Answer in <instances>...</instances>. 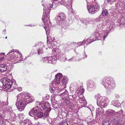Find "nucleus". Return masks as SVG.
<instances>
[{
	"mask_svg": "<svg viewBox=\"0 0 125 125\" xmlns=\"http://www.w3.org/2000/svg\"><path fill=\"white\" fill-rule=\"evenodd\" d=\"M29 96L27 95H26V96H25V99L23 98V97H22L20 94H19L17 95V98L16 105L18 109L20 111H22L24 109L25 106L26 105L25 104L26 103L25 99H29L28 98Z\"/></svg>",
	"mask_w": 125,
	"mask_h": 125,
	"instance_id": "nucleus-1",
	"label": "nucleus"
},
{
	"mask_svg": "<svg viewBox=\"0 0 125 125\" xmlns=\"http://www.w3.org/2000/svg\"><path fill=\"white\" fill-rule=\"evenodd\" d=\"M111 80L109 77H105L103 79L101 82L104 87L109 91L114 89L115 87L114 81Z\"/></svg>",
	"mask_w": 125,
	"mask_h": 125,
	"instance_id": "nucleus-2",
	"label": "nucleus"
},
{
	"mask_svg": "<svg viewBox=\"0 0 125 125\" xmlns=\"http://www.w3.org/2000/svg\"><path fill=\"white\" fill-rule=\"evenodd\" d=\"M109 102L108 99L105 97H101L97 99V105L102 108H104L108 105Z\"/></svg>",
	"mask_w": 125,
	"mask_h": 125,
	"instance_id": "nucleus-3",
	"label": "nucleus"
},
{
	"mask_svg": "<svg viewBox=\"0 0 125 125\" xmlns=\"http://www.w3.org/2000/svg\"><path fill=\"white\" fill-rule=\"evenodd\" d=\"M13 52L12 54L10 56V57H9L10 58L9 59L11 60V61H12L13 60H16V58H19V56H20L21 58L23 57L21 53L18 50H12L9 51L7 54V55H8L9 54H10L11 53Z\"/></svg>",
	"mask_w": 125,
	"mask_h": 125,
	"instance_id": "nucleus-4",
	"label": "nucleus"
},
{
	"mask_svg": "<svg viewBox=\"0 0 125 125\" xmlns=\"http://www.w3.org/2000/svg\"><path fill=\"white\" fill-rule=\"evenodd\" d=\"M53 3H52V4L51 5H49V6H48L47 8V10L45 11L44 10V9H43L44 10L45 12V13L43 12V14L42 19V21L45 24V22L46 20L47 21L49 20V15L50 14V9L52 7V5H53Z\"/></svg>",
	"mask_w": 125,
	"mask_h": 125,
	"instance_id": "nucleus-5",
	"label": "nucleus"
},
{
	"mask_svg": "<svg viewBox=\"0 0 125 125\" xmlns=\"http://www.w3.org/2000/svg\"><path fill=\"white\" fill-rule=\"evenodd\" d=\"M1 80L3 87L6 89L10 88L13 85L12 81L8 78H3L1 79Z\"/></svg>",
	"mask_w": 125,
	"mask_h": 125,
	"instance_id": "nucleus-6",
	"label": "nucleus"
},
{
	"mask_svg": "<svg viewBox=\"0 0 125 125\" xmlns=\"http://www.w3.org/2000/svg\"><path fill=\"white\" fill-rule=\"evenodd\" d=\"M87 9L89 13L93 14L99 10V7L97 5L95 6L93 5H92L87 7Z\"/></svg>",
	"mask_w": 125,
	"mask_h": 125,
	"instance_id": "nucleus-7",
	"label": "nucleus"
},
{
	"mask_svg": "<svg viewBox=\"0 0 125 125\" xmlns=\"http://www.w3.org/2000/svg\"><path fill=\"white\" fill-rule=\"evenodd\" d=\"M36 102L37 104H39L40 109L42 111H43L45 108L47 109L49 106V104L47 101H44L43 103L42 102H40L38 101H36Z\"/></svg>",
	"mask_w": 125,
	"mask_h": 125,
	"instance_id": "nucleus-8",
	"label": "nucleus"
},
{
	"mask_svg": "<svg viewBox=\"0 0 125 125\" xmlns=\"http://www.w3.org/2000/svg\"><path fill=\"white\" fill-rule=\"evenodd\" d=\"M53 60L54 59L52 57H44L42 58L43 62L46 63H52Z\"/></svg>",
	"mask_w": 125,
	"mask_h": 125,
	"instance_id": "nucleus-9",
	"label": "nucleus"
},
{
	"mask_svg": "<svg viewBox=\"0 0 125 125\" xmlns=\"http://www.w3.org/2000/svg\"><path fill=\"white\" fill-rule=\"evenodd\" d=\"M7 66L5 64H1L0 65V71L3 72L6 71Z\"/></svg>",
	"mask_w": 125,
	"mask_h": 125,
	"instance_id": "nucleus-10",
	"label": "nucleus"
},
{
	"mask_svg": "<svg viewBox=\"0 0 125 125\" xmlns=\"http://www.w3.org/2000/svg\"><path fill=\"white\" fill-rule=\"evenodd\" d=\"M62 74L60 73L57 74L55 76V79L56 81H55V84H58L60 82V79L62 76Z\"/></svg>",
	"mask_w": 125,
	"mask_h": 125,
	"instance_id": "nucleus-11",
	"label": "nucleus"
},
{
	"mask_svg": "<svg viewBox=\"0 0 125 125\" xmlns=\"http://www.w3.org/2000/svg\"><path fill=\"white\" fill-rule=\"evenodd\" d=\"M94 83L92 81L90 80L87 82V83L88 88H92L94 86Z\"/></svg>",
	"mask_w": 125,
	"mask_h": 125,
	"instance_id": "nucleus-12",
	"label": "nucleus"
},
{
	"mask_svg": "<svg viewBox=\"0 0 125 125\" xmlns=\"http://www.w3.org/2000/svg\"><path fill=\"white\" fill-rule=\"evenodd\" d=\"M43 116H44L43 113L41 112H39L34 117V118L36 119L38 118H41Z\"/></svg>",
	"mask_w": 125,
	"mask_h": 125,
	"instance_id": "nucleus-13",
	"label": "nucleus"
},
{
	"mask_svg": "<svg viewBox=\"0 0 125 125\" xmlns=\"http://www.w3.org/2000/svg\"><path fill=\"white\" fill-rule=\"evenodd\" d=\"M106 113L108 115H115V111L112 109H109L106 111Z\"/></svg>",
	"mask_w": 125,
	"mask_h": 125,
	"instance_id": "nucleus-14",
	"label": "nucleus"
},
{
	"mask_svg": "<svg viewBox=\"0 0 125 125\" xmlns=\"http://www.w3.org/2000/svg\"><path fill=\"white\" fill-rule=\"evenodd\" d=\"M28 122V124L31 123V121L28 119H26L23 120L21 121H20V124L21 125H25Z\"/></svg>",
	"mask_w": 125,
	"mask_h": 125,
	"instance_id": "nucleus-15",
	"label": "nucleus"
},
{
	"mask_svg": "<svg viewBox=\"0 0 125 125\" xmlns=\"http://www.w3.org/2000/svg\"><path fill=\"white\" fill-rule=\"evenodd\" d=\"M102 34H99L98 33H95L93 35H92L91 36V37H92L93 36L94 37V40H97V39H97V38L99 37H101L102 36L101 35ZM100 39H98L97 40Z\"/></svg>",
	"mask_w": 125,
	"mask_h": 125,
	"instance_id": "nucleus-16",
	"label": "nucleus"
},
{
	"mask_svg": "<svg viewBox=\"0 0 125 125\" xmlns=\"http://www.w3.org/2000/svg\"><path fill=\"white\" fill-rule=\"evenodd\" d=\"M37 112L36 110L32 109L29 113V114L30 115L33 116Z\"/></svg>",
	"mask_w": 125,
	"mask_h": 125,
	"instance_id": "nucleus-17",
	"label": "nucleus"
},
{
	"mask_svg": "<svg viewBox=\"0 0 125 125\" xmlns=\"http://www.w3.org/2000/svg\"><path fill=\"white\" fill-rule=\"evenodd\" d=\"M50 107V106L48 107L46 109L45 108V109L44 110H46V111L45 112L44 114V116L45 115V116H48V114H49V112L51 110V109H50L49 108Z\"/></svg>",
	"mask_w": 125,
	"mask_h": 125,
	"instance_id": "nucleus-18",
	"label": "nucleus"
},
{
	"mask_svg": "<svg viewBox=\"0 0 125 125\" xmlns=\"http://www.w3.org/2000/svg\"><path fill=\"white\" fill-rule=\"evenodd\" d=\"M102 125H110L107 119H105L102 122Z\"/></svg>",
	"mask_w": 125,
	"mask_h": 125,
	"instance_id": "nucleus-19",
	"label": "nucleus"
},
{
	"mask_svg": "<svg viewBox=\"0 0 125 125\" xmlns=\"http://www.w3.org/2000/svg\"><path fill=\"white\" fill-rule=\"evenodd\" d=\"M53 51V52L54 54L59 55L61 52L60 50L58 48L54 49Z\"/></svg>",
	"mask_w": 125,
	"mask_h": 125,
	"instance_id": "nucleus-20",
	"label": "nucleus"
},
{
	"mask_svg": "<svg viewBox=\"0 0 125 125\" xmlns=\"http://www.w3.org/2000/svg\"><path fill=\"white\" fill-rule=\"evenodd\" d=\"M79 102L81 104L82 106H84L86 104L87 102L85 99L81 100H79Z\"/></svg>",
	"mask_w": 125,
	"mask_h": 125,
	"instance_id": "nucleus-21",
	"label": "nucleus"
},
{
	"mask_svg": "<svg viewBox=\"0 0 125 125\" xmlns=\"http://www.w3.org/2000/svg\"><path fill=\"white\" fill-rule=\"evenodd\" d=\"M58 15L60 17V18L62 21H63L65 19V16L64 13H60Z\"/></svg>",
	"mask_w": 125,
	"mask_h": 125,
	"instance_id": "nucleus-22",
	"label": "nucleus"
},
{
	"mask_svg": "<svg viewBox=\"0 0 125 125\" xmlns=\"http://www.w3.org/2000/svg\"><path fill=\"white\" fill-rule=\"evenodd\" d=\"M69 94V93L67 92V91L65 90V91L63 93H61L59 95L60 96H63L65 95V97H66Z\"/></svg>",
	"mask_w": 125,
	"mask_h": 125,
	"instance_id": "nucleus-23",
	"label": "nucleus"
},
{
	"mask_svg": "<svg viewBox=\"0 0 125 125\" xmlns=\"http://www.w3.org/2000/svg\"><path fill=\"white\" fill-rule=\"evenodd\" d=\"M68 79L67 78H64L62 80V82L63 84H66L68 82Z\"/></svg>",
	"mask_w": 125,
	"mask_h": 125,
	"instance_id": "nucleus-24",
	"label": "nucleus"
},
{
	"mask_svg": "<svg viewBox=\"0 0 125 125\" xmlns=\"http://www.w3.org/2000/svg\"><path fill=\"white\" fill-rule=\"evenodd\" d=\"M10 115L11 116L12 118H16V116L14 112H13L12 110H11V112L9 113Z\"/></svg>",
	"mask_w": 125,
	"mask_h": 125,
	"instance_id": "nucleus-25",
	"label": "nucleus"
},
{
	"mask_svg": "<svg viewBox=\"0 0 125 125\" xmlns=\"http://www.w3.org/2000/svg\"><path fill=\"white\" fill-rule=\"evenodd\" d=\"M103 16H106L108 14L107 11L106 10H103L102 12Z\"/></svg>",
	"mask_w": 125,
	"mask_h": 125,
	"instance_id": "nucleus-26",
	"label": "nucleus"
},
{
	"mask_svg": "<svg viewBox=\"0 0 125 125\" xmlns=\"http://www.w3.org/2000/svg\"><path fill=\"white\" fill-rule=\"evenodd\" d=\"M68 125V124L67 122L65 120L62 121L59 124V125Z\"/></svg>",
	"mask_w": 125,
	"mask_h": 125,
	"instance_id": "nucleus-27",
	"label": "nucleus"
},
{
	"mask_svg": "<svg viewBox=\"0 0 125 125\" xmlns=\"http://www.w3.org/2000/svg\"><path fill=\"white\" fill-rule=\"evenodd\" d=\"M78 97L79 99H78V101L85 99V97H84L83 95L82 94H81Z\"/></svg>",
	"mask_w": 125,
	"mask_h": 125,
	"instance_id": "nucleus-28",
	"label": "nucleus"
},
{
	"mask_svg": "<svg viewBox=\"0 0 125 125\" xmlns=\"http://www.w3.org/2000/svg\"><path fill=\"white\" fill-rule=\"evenodd\" d=\"M115 103H114V105L117 107H118L119 106V101H114Z\"/></svg>",
	"mask_w": 125,
	"mask_h": 125,
	"instance_id": "nucleus-29",
	"label": "nucleus"
},
{
	"mask_svg": "<svg viewBox=\"0 0 125 125\" xmlns=\"http://www.w3.org/2000/svg\"><path fill=\"white\" fill-rule=\"evenodd\" d=\"M55 19L57 21L58 23L59 22L61 21H62L60 18V17L59 15L56 17H55Z\"/></svg>",
	"mask_w": 125,
	"mask_h": 125,
	"instance_id": "nucleus-30",
	"label": "nucleus"
},
{
	"mask_svg": "<svg viewBox=\"0 0 125 125\" xmlns=\"http://www.w3.org/2000/svg\"><path fill=\"white\" fill-rule=\"evenodd\" d=\"M43 51L42 48H39L38 51V54H39L40 53L42 54L43 53Z\"/></svg>",
	"mask_w": 125,
	"mask_h": 125,
	"instance_id": "nucleus-31",
	"label": "nucleus"
},
{
	"mask_svg": "<svg viewBox=\"0 0 125 125\" xmlns=\"http://www.w3.org/2000/svg\"><path fill=\"white\" fill-rule=\"evenodd\" d=\"M82 21L83 23L85 24L89 22V21H88V20L86 19H83Z\"/></svg>",
	"mask_w": 125,
	"mask_h": 125,
	"instance_id": "nucleus-32",
	"label": "nucleus"
},
{
	"mask_svg": "<svg viewBox=\"0 0 125 125\" xmlns=\"http://www.w3.org/2000/svg\"><path fill=\"white\" fill-rule=\"evenodd\" d=\"M28 98L29 100H30V102H31L33 101L34 100V98L33 97L31 96H29Z\"/></svg>",
	"mask_w": 125,
	"mask_h": 125,
	"instance_id": "nucleus-33",
	"label": "nucleus"
},
{
	"mask_svg": "<svg viewBox=\"0 0 125 125\" xmlns=\"http://www.w3.org/2000/svg\"><path fill=\"white\" fill-rule=\"evenodd\" d=\"M104 26L102 23H101L99 24L98 27L100 29H102L104 27Z\"/></svg>",
	"mask_w": 125,
	"mask_h": 125,
	"instance_id": "nucleus-34",
	"label": "nucleus"
},
{
	"mask_svg": "<svg viewBox=\"0 0 125 125\" xmlns=\"http://www.w3.org/2000/svg\"><path fill=\"white\" fill-rule=\"evenodd\" d=\"M32 109H34V110H36V111L37 112V111L39 109L38 106L37 105H36L35 107H34L32 108Z\"/></svg>",
	"mask_w": 125,
	"mask_h": 125,
	"instance_id": "nucleus-35",
	"label": "nucleus"
},
{
	"mask_svg": "<svg viewBox=\"0 0 125 125\" xmlns=\"http://www.w3.org/2000/svg\"><path fill=\"white\" fill-rule=\"evenodd\" d=\"M6 102H3L2 101V102H0V105L2 106H6L7 105L6 104Z\"/></svg>",
	"mask_w": 125,
	"mask_h": 125,
	"instance_id": "nucleus-36",
	"label": "nucleus"
},
{
	"mask_svg": "<svg viewBox=\"0 0 125 125\" xmlns=\"http://www.w3.org/2000/svg\"><path fill=\"white\" fill-rule=\"evenodd\" d=\"M83 43V42H79L78 43H77V45H76V47H78L79 46H81L82 44Z\"/></svg>",
	"mask_w": 125,
	"mask_h": 125,
	"instance_id": "nucleus-37",
	"label": "nucleus"
},
{
	"mask_svg": "<svg viewBox=\"0 0 125 125\" xmlns=\"http://www.w3.org/2000/svg\"><path fill=\"white\" fill-rule=\"evenodd\" d=\"M44 28L45 29L46 31V35H47V40H48L47 41H48V36L49 35V32H47V31H46L47 28H46H46L45 27H44Z\"/></svg>",
	"mask_w": 125,
	"mask_h": 125,
	"instance_id": "nucleus-38",
	"label": "nucleus"
},
{
	"mask_svg": "<svg viewBox=\"0 0 125 125\" xmlns=\"http://www.w3.org/2000/svg\"><path fill=\"white\" fill-rule=\"evenodd\" d=\"M11 110H12L11 107L10 106H9L8 109H7L8 111L9 112V113L11 112Z\"/></svg>",
	"mask_w": 125,
	"mask_h": 125,
	"instance_id": "nucleus-39",
	"label": "nucleus"
},
{
	"mask_svg": "<svg viewBox=\"0 0 125 125\" xmlns=\"http://www.w3.org/2000/svg\"><path fill=\"white\" fill-rule=\"evenodd\" d=\"M5 123L3 121H0V125H5Z\"/></svg>",
	"mask_w": 125,
	"mask_h": 125,
	"instance_id": "nucleus-40",
	"label": "nucleus"
},
{
	"mask_svg": "<svg viewBox=\"0 0 125 125\" xmlns=\"http://www.w3.org/2000/svg\"><path fill=\"white\" fill-rule=\"evenodd\" d=\"M112 0H105L104 1V3L105 4H106L109 2H110Z\"/></svg>",
	"mask_w": 125,
	"mask_h": 125,
	"instance_id": "nucleus-41",
	"label": "nucleus"
},
{
	"mask_svg": "<svg viewBox=\"0 0 125 125\" xmlns=\"http://www.w3.org/2000/svg\"><path fill=\"white\" fill-rule=\"evenodd\" d=\"M80 93H84V89H83L82 88L81 89H80Z\"/></svg>",
	"mask_w": 125,
	"mask_h": 125,
	"instance_id": "nucleus-42",
	"label": "nucleus"
},
{
	"mask_svg": "<svg viewBox=\"0 0 125 125\" xmlns=\"http://www.w3.org/2000/svg\"><path fill=\"white\" fill-rule=\"evenodd\" d=\"M17 89L18 91H20L22 90V88L21 87H19L17 88Z\"/></svg>",
	"mask_w": 125,
	"mask_h": 125,
	"instance_id": "nucleus-43",
	"label": "nucleus"
},
{
	"mask_svg": "<svg viewBox=\"0 0 125 125\" xmlns=\"http://www.w3.org/2000/svg\"><path fill=\"white\" fill-rule=\"evenodd\" d=\"M83 56H84L83 57V58H85L87 57V56L86 55V54L85 53H84L83 54Z\"/></svg>",
	"mask_w": 125,
	"mask_h": 125,
	"instance_id": "nucleus-44",
	"label": "nucleus"
},
{
	"mask_svg": "<svg viewBox=\"0 0 125 125\" xmlns=\"http://www.w3.org/2000/svg\"><path fill=\"white\" fill-rule=\"evenodd\" d=\"M3 117L2 114L0 113V119H2Z\"/></svg>",
	"mask_w": 125,
	"mask_h": 125,
	"instance_id": "nucleus-45",
	"label": "nucleus"
},
{
	"mask_svg": "<svg viewBox=\"0 0 125 125\" xmlns=\"http://www.w3.org/2000/svg\"><path fill=\"white\" fill-rule=\"evenodd\" d=\"M54 39H53V40H52V41L51 40V41H50L49 42V43H50V44H52L53 43V42H54Z\"/></svg>",
	"mask_w": 125,
	"mask_h": 125,
	"instance_id": "nucleus-46",
	"label": "nucleus"
},
{
	"mask_svg": "<svg viewBox=\"0 0 125 125\" xmlns=\"http://www.w3.org/2000/svg\"><path fill=\"white\" fill-rule=\"evenodd\" d=\"M77 43L76 42H74L73 43V45L75 46V47H76V45H77Z\"/></svg>",
	"mask_w": 125,
	"mask_h": 125,
	"instance_id": "nucleus-47",
	"label": "nucleus"
},
{
	"mask_svg": "<svg viewBox=\"0 0 125 125\" xmlns=\"http://www.w3.org/2000/svg\"><path fill=\"white\" fill-rule=\"evenodd\" d=\"M66 103H67V104H68L69 103V100L68 99H66Z\"/></svg>",
	"mask_w": 125,
	"mask_h": 125,
	"instance_id": "nucleus-48",
	"label": "nucleus"
},
{
	"mask_svg": "<svg viewBox=\"0 0 125 125\" xmlns=\"http://www.w3.org/2000/svg\"><path fill=\"white\" fill-rule=\"evenodd\" d=\"M50 90L51 92L52 93H53L54 92L52 88H51L50 89Z\"/></svg>",
	"mask_w": 125,
	"mask_h": 125,
	"instance_id": "nucleus-49",
	"label": "nucleus"
},
{
	"mask_svg": "<svg viewBox=\"0 0 125 125\" xmlns=\"http://www.w3.org/2000/svg\"><path fill=\"white\" fill-rule=\"evenodd\" d=\"M99 110V108L97 109V110H96V114H98L99 113V112L98 111Z\"/></svg>",
	"mask_w": 125,
	"mask_h": 125,
	"instance_id": "nucleus-50",
	"label": "nucleus"
},
{
	"mask_svg": "<svg viewBox=\"0 0 125 125\" xmlns=\"http://www.w3.org/2000/svg\"><path fill=\"white\" fill-rule=\"evenodd\" d=\"M106 36H105H105H103V39H104V40L105 39V38H106Z\"/></svg>",
	"mask_w": 125,
	"mask_h": 125,
	"instance_id": "nucleus-51",
	"label": "nucleus"
},
{
	"mask_svg": "<svg viewBox=\"0 0 125 125\" xmlns=\"http://www.w3.org/2000/svg\"><path fill=\"white\" fill-rule=\"evenodd\" d=\"M3 59V57H1L0 58V61L2 60Z\"/></svg>",
	"mask_w": 125,
	"mask_h": 125,
	"instance_id": "nucleus-52",
	"label": "nucleus"
},
{
	"mask_svg": "<svg viewBox=\"0 0 125 125\" xmlns=\"http://www.w3.org/2000/svg\"><path fill=\"white\" fill-rule=\"evenodd\" d=\"M72 60V59L71 58V59H69L68 60V61H71V60Z\"/></svg>",
	"mask_w": 125,
	"mask_h": 125,
	"instance_id": "nucleus-53",
	"label": "nucleus"
},
{
	"mask_svg": "<svg viewBox=\"0 0 125 125\" xmlns=\"http://www.w3.org/2000/svg\"><path fill=\"white\" fill-rule=\"evenodd\" d=\"M13 85H14L13 84V85H12V86H13V87H14V88H16V86H17V85H16V86H15V87H14V86Z\"/></svg>",
	"mask_w": 125,
	"mask_h": 125,
	"instance_id": "nucleus-54",
	"label": "nucleus"
},
{
	"mask_svg": "<svg viewBox=\"0 0 125 125\" xmlns=\"http://www.w3.org/2000/svg\"><path fill=\"white\" fill-rule=\"evenodd\" d=\"M123 125H125V122L124 123Z\"/></svg>",
	"mask_w": 125,
	"mask_h": 125,
	"instance_id": "nucleus-55",
	"label": "nucleus"
},
{
	"mask_svg": "<svg viewBox=\"0 0 125 125\" xmlns=\"http://www.w3.org/2000/svg\"><path fill=\"white\" fill-rule=\"evenodd\" d=\"M6 31V29H4V31Z\"/></svg>",
	"mask_w": 125,
	"mask_h": 125,
	"instance_id": "nucleus-56",
	"label": "nucleus"
},
{
	"mask_svg": "<svg viewBox=\"0 0 125 125\" xmlns=\"http://www.w3.org/2000/svg\"><path fill=\"white\" fill-rule=\"evenodd\" d=\"M120 112V111H119V112H117L116 113H119Z\"/></svg>",
	"mask_w": 125,
	"mask_h": 125,
	"instance_id": "nucleus-57",
	"label": "nucleus"
},
{
	"mask_svg": "<svg viewBox=\"0 0 125 125\" xmlns=\"http://www.w3.org/2000/svg\"><path fill=\"white\" fill-rule=\"evenodd\" d=\"M118 125H121V124H119Z\"/></svg>",
	"mask_w": 125,
	"mask_h": 125,
	"instance_id": "nucleus-58",
	"label": "nucleus"
},
{
	"mask_svg": "<svg viewBox=\"0 0 125 125\" xmlns=\"http://www.w3.org/2000/svg\"><path fill=\"white\" fill-rule=\"evenodd\" d=\"M54 98H53H53H52V100H54Z\"/></svg>",
	"mask_w": 125,
	"mask_h": 125,
	"instance_id": "nucleus-59",
	"label": "nucleus"
},
{
	"mask_svg": "<svg viewBox=\"0 0 125 125\" xmlns=\"http://www.w3.org/2000/svg\"><path fill=\"white\" fill-rule=\"evenodd\" d=\"M7 38V37L6 36V37H5V39H6V38Z\"/></svg>",
	"mask_w": 125,
	"mask_h": 125,
	"instance_id": "nucleus-60",
	"label": "nucleus"
}]
</instances>
